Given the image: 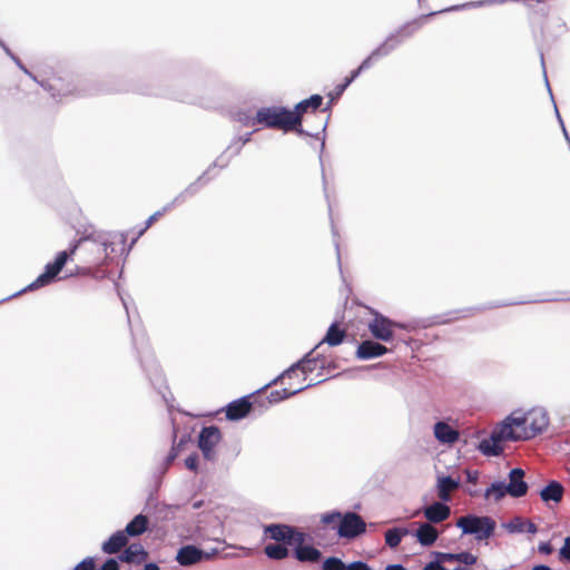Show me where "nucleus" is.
<instances>
[{"label": "nucleus", "mask_w": 570, "mask_h": 570, "mask_svg": "<svg viewBox=\"0 0 570 570\" xmlns=\"http://www.w3.org/2000/svg\"><path fill=\"white\" fill-rule=\"evenodd\" d=\"M128 543V538L122 530H118L114 532L107 541H105L101 546L102 552L107 554H114L121 552V549L125 548Z\"/></svg>", "instance_id": "a878e982"}, {"label": "nucleus", "mask_w": 570, "mask_h": 570, "mask_svg": "<svg viewBox=\"0 0 570 570\" xmlns=\"http://www.w3.org/2000/svg\"><path fill=\"white\" fill-rule=\"evenodd\" d=\"M333 529L336 530L340 538L354 539L366 531V523L361 515L348 511Z\"/></svg>", "instance_id": "9b49d317"}, {"label": "nucleus", "mask_w": 570, "mask_h": 570, "mask_svg": "<svg viewBox=\"0 0 570 570\" xmlns=\"http://www.w3.org/2000/svg\"><path fill=\"white\" fill-rule=\"evenodd\" d=\"M82 242H92L101 245L105 255L107 256L109 253L117 252L116 245H121L120 252L124 253L125 244L127 242V234L97 230L94 226H89L85 228L80 238L75 240L68 250H65L68 254V259L76 253Z\"/></svg>", "instance_id": "20e7f679"}, {"label": "nucleus", "mask_w": 570, "mask_h": 570, "mask_svg": "<svg viewBox=\"0 0 570 570\" xmlns=\"http://www.w3.org/2000/svg\"><path fill=\"white\" fill-rule=\"evenodd\" d=\"M96 569V562L94 557H87L83 560H81L73 570H95Z\"/></svg>", "instance_id": "09e8293b"}, {"label": "nucleus", "mask_w": 570, "mask_h": 570, "mask_svg": "<svg viewBox=\"0 0 570 570\" xmlns=\"http://www.w3.org/2000/svg\"><path fill=\"white\" fill-rule=\"evenodd\" d=\"M563 493L564 488L562 483L557 480H550L539 492L541 500L547 504L549 502L560 503L563 498Z\"/></svg>", "instance_id": "393cba45"}, {"label": "nucleus", "mask_w": 570, "mask_h": 570, "mask_svg": "<svg viewBox=\"0 0 570 570\" xmlns=\"http://www.w3.org/2000/svg\"><path fill=\"white\" fill-rule=\"evenodd\" d=\"M347 570H374L367 562L355 560L348 563Z\"/></svg>", "instance_id": "864d4df0"}, {"label": "nucleus", "mask_w": 570, "mask_h": 570, "mask_svg": "<svg viewBox=\"0 0 570 570\" xmlns=\"http://www.w3.org/2000/svg\"><path fill=\"white\" fill-rule=\"evenodd\" d=\"M281 391L279 390H274L272 391L267 396L263 397L261 395V393L256 394V396L259 397V403H258V413H263L264 411H266L268 409V406L271 404H275V403H278L281 401H283V399L281 397Z\"/></svg>", "instance_id": "c9c22d12"}, {"label": "nucleus", "mask_w": 570, "mask_h": 570, "mask_svg": "<svg viewBox=\"0 0 570 570\" xmlns=\"http://www.w3.org/2000/svg\"><path fill=\"white\" fill-rule=\"evenodd\" d=\"M166 212H167V210H164V208H163L161 210H158V212L154 213V214H153V215H151V216L146 220L145 227H144V228H141V229L138 232L137 236H136V237H134V238L131 239V242H130L129 246H128L127 248L125 247V250H124V252L128 253V252L131 249L132 245L137 242V239H138V238L144 234V233H145V230H146L147 228H149V226H151V224H153V223H154L158 217H160L161 215H164Z\"/></svg>", "instance_id": "ea45409f"}, {"label": "nucleus", "mask_w": 570, "mask_h": 570, "mask_svg": "<svg viewBox=\"0 0 570 570\" xmlns=\"http://www.w3.org/2000/svg\"><path fill=\"white\" fill-rule=\"evenodd\" d=\"M176 458L177 449H170L168 454L157 464L153 475L157 485H159L161 478L166 474V472L168 471L173 462L176 460Z\"/></svg>", "instance_id": "72a5a7b5"}, {"label": "nucleus", "mask_w": 570, "mask_h": 570, "mask_svg": "<svg viewBox=\"0 0 570 570\" xmlns=\"http://www.w3.org/2000/svg\"><path fill=\"white\" fill-rule=\"evenodd\" d=\"M346 90V87L343 83H338L334 88V98L340 97L344 91Z\"/></svg>", "instance_id": "0e129e2a"}, {"label": "nucleus", "mask_w": 570, "mask_h": 570, "mask_svg": "<svg viewBox=\"0 0 570 570\" xmlns=\"http://www.w3.org/2000/svg\"><path fill=\"white\" fill-rule=\"evenodd\" d=\"M433 433L441 444H453L460 438L459 431L444 421H438L434 424Z\"/></svg>", "instance_id": "4be33fe9"}, {"label": "nucleus", "mask_w": 570, "mask_h": 570, "mask_svg": "<svg viewBox=\"0 0 570 570\" xmlns=\"http://www.w3.org/2000/svg\"><path fill=\"white\" fill-rule=\"evenodd\" d=\"M263 390L259 389L250 394L244 395L229 402L225 406L226 419L228 421H239L246 417L252 411L258 409L259 397L256 394Z\"/></svg>", "instance_id": "1a4fd4ad"}, {"label": "nucleus", "mask_w": 570, "mask_h": 570, "mask_svg": "<svg viewBox=\"0 0 570 570\" xmlns=\"http://www.w3.org/2000/svg\"><path fill=\"white\" fill-rule=\"evenodd\" d=\"M253 134H254V131H249V132H246L244 136L236 137V139L239 140V142H242L243 145H245L246 142H248L250 140Z\"/></svg>", "instance_id": "338daca9"}, {"label": "nucleus", "mask_w": 570, "mask_h": 570, "mask_svg": "<svg viewBox=\"0 0 570 570\" xmlns=\"http://www.w3.org/2000/svg\"><path fill=\"white\" fill-rule=\"evenodd\" d=\"M120 299L124 305L127 315V322L131 334L132 347L137 352V357L140 362V366L142 371L146 373L147 377L151 382V384H160L164 382L163 374L160 367L154 355L149 348L148 337L146 331L142 326L141 320L136 312V316L131 314V309L128 305V302L120 294Z\"/></svg>", "instance_id": "f257e3e1"}, {"label": "nucleus", "mask_w": 570, "mask_h": 570, "mask_svg": "<svg viewBox=\"0 0 570 570\" xmlns=\"http://www.w3.org/2000/svg\"><path fill=\"white\" fill-rule=\"evenodd\" d=\"M539 55H540V61H541V67H542V71H543L544 82H546L547 89H548V91L550 94V97H551L552 101H554L553 95H552V90H551V87H550V83H549V80H548V76H547L546 63H544V53H543L542 48H539ZM553 105H554V112H556V116H557V120L559 121L561 127H564V122H563V120H562V118L560 116V112L558 110V107H557L556 102H553Z\"/></svg>", "instance_id": "4c0bfd02"}, {"label": "nucleus", "mask_w": 570, "mask_h": 570, "mask_svg": "<svg viewBox=\"0 0 570 570\" xmlns=\"http://www.w3.org/2000/svg\"><path fill=\"white\" fill-rule=\"evenodd\" d=\"M431 556L433 560L428 562L423 570H448L443 564V560L440 558V551H432Z\"/></svg>", "instance_id": "c03bdc74"}, {"label": "nucleus", "mask_w": 570, "mask_h": 570, "mask_svg": "<svg viewBox=\"0 0 570 570\" xmlns=\"http://www.w3.org/2000/svg\"><path fill=\"white\" fill-rule=\"evenodd\" d=\"M464 473L466 475V481L469 483H473V484L478 483V480L480 476V472L478 470L465 469Z\"/></svg>", "instance_id": "13d9d810"}, {"label": "nucleus", "mask_w": 570, "mask_h": 570, "mask_svg": "<svg viewBox=\"0 0 570 570\" xmlns=\"http://www.w3.org/2000/svg\"><path fill=\"white\" fill-rule=\"evenodd\" d=\"M173 436H174V440H175V439H176V436H177L175 431H174V433H173ZM185 443H186V440H185V436H184V438H181V439L179 440V442H177V443L174 441L171 449H177V454H178V453H179V451L181 450V448L184 446V444H185Z\"/></svg>", "instance_id": "052dcab7"}, {"label": "nucleus", "mask_w": 570, "mask_h": 570, "mask_svg": "<svg viewBox=\"0 0 570 570\" xmlns=\"http://www.w3.org/2000/svg\"><path fill=\"white\" fill-rule=\"evenodd\" d=\"M317 346L312 348L308 353H306L298 362H305L299 366V371L306 376L309 373H313L317 367L321 370L325 368V358L321 355H314Z\"/></svg>", "instance_id": "bb28decb"}, {"label": "nucleus", "mask_w": 570, "mask_h": 570, "mask_svg": "<svg viewBox=\"0 0 570 570\" xmlns=\"http://www.w3.org/2000/svg\"><path fill=\"white\" fill-rule=\"evenodd\" d=\"M342 517L343 514L340 511H331L324 513L321 520L324 524H332L335 523L336 521H341Z\"/></svg>", "instance_id": "49530a36"}, {"label": "nucleus", "mask_w": 570, "mask_h": 570, "mask_svg": "<svg viewBox=\"0 0 570 570\" xmlns=\"http://www.w3.org/2000/svg\"><path fill=\"white\" fill-rule=\"evenodd\" d=\"M524 475L525 472L521 468H513L509 471L507 487L511 498L519 499L528 493L529 484L524 480Z\"/></svg>", "instance_id": "f3484780"}, {"label": "nucleus", "mask_w": 570, "mask_h": 570, "mask_svg": "<svg viewBox=\"0 0 570 570\" xmlns=\"http://www.w3.org/2000/svg\"><path fill=\"white\" fill-rule=\"evenodd\" d=\"M12 61L21 71H23L26 75H30V70L23 65L18 56Z\"/></svg>", "instance_id": "680f3d73"}, {"label": "nucleus", "mask_w": 570, "mask_h": 570, "mask_svg": "<svg viewBox=\"0 0 570 570\" xmlns=\"http://www.w3.org/2000/svg\"><path fill=\"white\" fill-rule=\"evenodd\" d=\"M524 531L530 533V534H534V533L538 532V527L532 521L525 520L524 521Z\"/></svg>", "instance_id": "bf43d9fd"}, {"label": "nucleus", "mask_w": 570, "mask_h": 570, "mask_svg": "<svg viewBox=\"0 0 570 570\" xmlns=\"http://www.w3.org/2000/svg\"><path fill=\"white\" fill-rule=\"evenodd\" d=\"M348 563H345L338 557H327L322 563V570H347Z\"/></svg>", "instance_id": "58836bf2"}, {"label": "nucleus", "mask_w": 570, "mask_h": 570, "mask_svg": "<svg viewBox=\"0 0 570 570\" xmlns=\"http://www.w3.org/2000/svg\"><path fill=\"white\" fill-rule=\"evenodd\" d=\"M522 431L514 430L511 422L505 417L490 434L478 445L479 451L487 456H499L503 453L502 441H521Z\"/></svg>", "instance_id": "39448f33"}, {"label": "nucleus", "mask_w": 570, "mask_h": 570, "mask_svg": "<svg viewBox=\"0 0 570 570\" xmlns=\"http://www.w3.org/2000/svg\"><path fill=\"white\" fill-rule=\"evenodd\" d=\"M549 425L548 413L543 409H532L527 412V428L522 431L523 441L541 434Z\"/></svg>", "instance_id": "ddd939ff"}, {"label": "nucleus", "mask_w": 570, "mask_h": 570, "mask_svg": "<svg viewBox=\"0 0 570 570\" xmlns=\"http://www.w3.org/2000/svg\"><path fill=\"white\" fill-rule=\"evenodd\" d=\"M264 534L266 538L274 540L277 543L288 544L291 547L303 540V531L286 523L266 524L264 527Z\"/></svg>", "instance_id": "9d476101"}, {"label": "nucleus", "mask_w": 570, "mask_h": 570, "mask_svg": "<svg viewBox=\"0 0 570 570\" xmlns=\"http://www.w3.org/2000/svg\"><path fill=\"white\" fill-rule=\"evenodd\" d=\"M440 558L444 563L446 562H460L465 566H473L476 563L478 558L470 551H461L458 553L452 552H440Z\"/></svg>", "instance_id": "7c9ffc66"}, {"label": "nucleus", "mask_w": 570, "mask_h": 570, "mask_svg": "<svg viewBox=\"0 0 570 570\" xmlns=\"http://www.w3.org/2000/svg\"><path fill=\"white\" fill-rule=\"evenodd\" d=\"M514 430L523 431L527 428V413L513 412L507 416Z\"/></svg>", "instance_id": "a19ab883"}, {"label": "nucleus", "mask_w": 570, "mask_h": 570, "mask_svg": "<svg viewBox=\"0 0 570 570\" xmlns=\"http://www.w3.org/2000/svg\"><path fill=\"white\" fill-rule=\"evenodd\" d=\"M449 501H435L429 505L423 507L422 511L428 523L436 524L449 519L451 508L448 505Z\"/></svg>", "instance_id": "6ab92c4d"}, {"label": "nucleus", "mask_w": 570, "mask_h": 570, "mask_svg": "<svg viewBox=\"0 0 570 570\" xmlns=\"http://www.w3.org/2000/svg\"><path fill=\"white\" fill-rule=\"evenodd\" d=\"M119 561L118 557L108 558L100 567V570H119Z\"/></svg>", "instance_id": "6e6d98bb"}, {"label": "nucleus", "mask_w": 570, "mask_h": 570, "mask_svg": "<svg viewBox=\"0 0 570 570\" xmlns=\"http://www.w3.org/2000/svg\"><path fill=\"white\" fill-rule=\"evenodd\" d=\"M505 495H509L507 482L504 480H497L485 489L483 497L484 499H493L495 502L501 501Z\"/></svg>", "instance_id": "2f4dec72"}, {"label": "nucleus", "mask_w": 570, "mask_h": 570, "mask_svg": "<svg viewBox=\"0 0 570 570\" xmlns=\"http://www.w3.org/2000/svg\"><path fill=\"white\" fill-rule=\"evenodd\" d=\"M198 461H199L198 454L191 453L190 455H188L185 459V466L193 472H197L198 471Z\"/></svg>", "instance_id": "3c124183"}, {"label": "nucleus", "mask_w": 570, "mask_h": 570, "mask_svg": "<svg viewBox=\"0 0 570 570\" xmlns=\"http://www.w3.org/2000/svg\"><path fill=\"white\" fill-rule=\"evenodd\" d=\"M288 544L284 543H269L264 547L265 556L275 561H281L289 556Z\"/></svg>", "instance_id": "473e14b6"}, {"label": "nucleus", "mask_w": 570, "mask_h": 570, "mask_svg": "<svg viewBox=\"0 0 570 570\" xmlns=\"http://www.w3.org/2000/svg\"><path fill=\"white\" fill-rule=\"evenodd\" d=\"M461 485L460 478L452 475H439L436 480L438 497L442 501H451V492Z\"/></svg>", "instance_id": "b1692460"}, {"label": "nucleus", "mask_w": 570, "mask_h": 570, "mask_svg": "<svg viewBox=\"0 0 570 570\" xmlns=\"http://www.w3.org/2000/svg\"><path fill=\"white\" fill-rule=\"evenodd\" d=\"M309 535L303 531V540L299 543H294L293 557L303 563H316L322 558V552L312 544H304Z\"/></svg>", "instance_id": "a211bd4d"}, {"label": "nucleus", "mask_w": 570, "mask_h": 570, "mask_svg": "<svg viewBox=\"0 0 570 570\" xmlns=\"http://www.w3.org/2000/svg\"><path fill=\"white\" fill-rule=\"evenodd\" d=\"M525 303L524 301L522 302H504V303H498V304H490L489 306L487 307H472V308H468V309H464V311H456L455 313H464V312H472V311H482L484 308H497V307H502V306H510V305H514V304H523Z\"/></svg>", "instance_id": "8fccbe9b"}, {"label": "nucleus", "mask_w": 570, "mask_h": 570, "mask_svg": "<svg viewBox=\"0 0 570 570\" xmlns=\"http://www.w3.org/2000/svg\"><path fill=\"white\" fill-rule=\"evenodd\" d=\"M332 235H333V238H334V245H335V249H336L337 263H338V266H341L340 235H338V232H337V229H336V227L334 226L333 223H332ZM340 269L342 271V267H340Z\"/></svg>", "instance_id": "5fc2aeb1"}, {"label": "nucleus", "mask_w": 570, "mask_h": 570, "mask_svg": "<svg viewBox=\"0 0 570 570\" xmlns=\"http://www.w3.org/2000/svg\"><path fill=\"white\" fill-rule=\"evenodd\" d=\"M393 325H396V321L375 312L373 320L368 323V330L374 338L391 342L393 340Z\"/></svg>", "instance_id": "2eb2a0df"}, {"label": "nucleus", "mask_w": 570, "mask_h": 570, "mask_svg": "<svg viewBox=\"0 0 570 570\" xmlns=\"http://www.w3.org/2000/svg\"><path fill=\"white\" fill-rule=\"evenodd\" d=\"M387 352L389 348L385 345L373 340H365L358 344L355 355L358 360H372Z\"/></svg>", "instance_id": "aec40b11"}, {"label": "nucleus", "mask_w": 570, "mask_h": 570, "mask_svg": "<svg viewBox=\"0 0 570 570\" xmlns=\"http://www.w3.org/2000/svg\"><path fill=\"white\" fill-rule=\"evenodd\" d=\"M410 530L407 528L394 527L386 530L384 534L385 544L391 549H395L402 541L404 535H407Z\"/></svg>", "instance_id": "f704fd0d"}, {"label": "nucleus", "mask_w": 570, "mask_h": 570, "mask_svg": "<svg viewBox=\"0 0 570 570\" xmlns=\"http://www.w3.org/2000/svg\"><path fill=\"white\" fill-rule=\"evenodd\" d=\"M322 104H323V97L321 95H318V94L312 95L309 98L301 100L298 104H296L294 107V110H291V116H292V118H295V117L297 118V119H295V121H293V124L295 126V132L297 135L311 136V137H314L315 139L321 140L320 163H321V168H322L323 189L325 193V197L328 199V195L326 193L327 181H326V175H325V169H324V164H323V154L325 150V130L327 127V120L324 122V125L322 127V132L311 134L302 127L303 115L305 112H307V110L309 108L313 111H316L318 108H321Z\"/></svg>", "instance_id": "f03ea898"}, {"label": "nucleus", "mask_w": 570, "mask_h": 570, "mask_svg": "<svg viewBox=\"0 0 570 570\" xmlns=\"http://www.w3.org/2000/svg\"><path fill=\"white\" fill-rule=\"evenodd\" d=\"M345 337V330L341 328L337 322H333L327 328L325 336L316 346L318 347L323 343H326L328 346H337L343 343Z\"/></svg>", "instance_id": "c756f323"}, {"label": "nucleus", "mask_w": 570, "mask_h": 570, "mask_svg": "<svg viewBox=\"0 0 570 570\" xmlns=\"http://www.w3.org/2000/svg\"><path fill=\"white\" fill-rule=\"evenodd\" d=\"M421 19L405 22L396 31L390 33L360 65L363 71L370 69L374 61L386 57L395 50L405 39L412 37L421 28Z\"/></svg>", "instance_id": "7ed1b4c3"}, {"label": "nucleus", "mask_w": 570, "mask_h": 570, "mask_svg": "<svg viewBox=\"0 0 570 570\" xmlns=\"http://www.w3.org/2000/svg\"><path fill=\"white\" fill-rule=\"evenodd\" d=\"M455 525L461 529L462 534H470L478 541H483L494 534L497 522L489 515L465 514L456 520Z\"/></svg>", "instance_id": "0eeeda50"}, {"label": "nucleus", "mask_w": 570, "mask_h": 570, "mask_svg": "<svg viewBox=\"0 0 570 570\" xmlns=\"http://www.w3.org/2000/svg\"><path fill=\"white\" fill-rule=\"evenodd\" d=\"M324 381H326V379L320 380V381H317L315 383H308L307 385L301 386V387H298L296 390H293V391H291L288 389H281L279 390L281 394H282L281 397L283 400L289 399V397H292V396H294V395H296V394H298V393H301V392H303V391H305V390H307V389H309L312 386H315V385H317V384H320V383H322Z\"/></svg>", "instance_id": "a18cd8bd"}, {"label": "nucleus", "mask_w": 570, "mask_h": 570, "mask_svg": "<svg viewBox=\"0 0 570 570\" xmlns=\"http://www.w3.org/2000/svg\"><path fill=\"white\" fill-rule=\"evenodd\" d=\"M559 559L570 562V537L564 538L563 546L559 550Z\"/></svg>", "instance_id": "de8ad7c7"}, {"label": "nucleus", "mask_w": 570, "mask_h": 570, "mask_svg": "<svg viewBox=\"0 0 570 570\" xmlns=\"http://www.w3.org/2000/svg\"><path fill=\"white\" fill-rule=\"evenodd\" d=\"M538 551L541 554L549 556L553 552V547L549 541H543L539 543Z\"/></svg>", "instance_id": "4d7b16f0"}, {"label": "nucleus", "mask_w": 570, "mask_h": 570, "mask_svg": "<svg viewBox=\"0 0 570 570\" xmlns=\"http://www.w3.org/2000/svg\"><path fill=\"white\" fill-rule=\"evenodd\" d=\"M384 570H409L401 563H391L385 567Z\"/></svg>", "instance_id": "69168bd1"}, {"label": "nucleus", "mask_w": 570, "mask_h": 570, "mask_svg": "<svg viewBox=\"0 0 570 570\" xmlns=\"http://www.w3.org/2000/svg\"><path fill=\"white\" fill-rule=\"evenodd\" d=\"M412 534L422 547L433 546L440 535L436 528L428 522L419 523L417 529Z\"/></svg>", "instance_id": "5701e85b"}, {"label": "nucleus", "mask_w": 570, "mask_h": 570, "mask_svg": "<svg viewBox=\"0 0 570 570\" xmlns=\"http://www.w3.org/2000/svg\"><path fill=\"white\" fill-rule=\"evenodd\" d=\"M33 81H36L37 83H39L43 89L48 90L51 92V97L52 98H57V97H61V96H67V95H71L72 91L71 90H65L62 94H61V89L58 88V85H51L49 83L48 81H39L37 79V77L30 71V75H28Z\"/></svg>", "instance_id": "e433bc0d"}, {"label": "nucleus", "mask_w": 570, "mask_h": 570, "mask_svg": "<svg viewBox=\"0 0 570 570\" xmlns=\"http://www.w3.org/2000/svg\"><path fill=\"white\" fill-rule=\"evenodd\" d=\"M148 558V552L145 550L141 543L135 542L125 547L119 553L118 560L125 563L140 564Z\"/></svg>", "instance_id": "412c9836"}, {"label": "nucleus", "mask_w": 570, "mask_h": 570, "mask_svg": "<svg viewBox=\"0 0 570 570\" xmlns=\"http://www.w3.org/2000/svg\"><path fill=\"white\" fill-rule=\"evenodd\" d=\"M243 146L244 145L239 142V140L234 138L232 142L228 145V147L225 149V151L216 158L212 166L214 168L218 167L220 169L226 168L230 163L232 158L240 153Z\"/></svg>", "instance_id": "cd10ccee"}, {"label": "nucleus", "mask_w": 570, "mask_h": 570, "mask_svg": "<svg viewBox=\"0 0 570 570\" xmlns=\"http://www.w3.org/2000/svg\"><path fill=\"white\" fill-rule=\"evenodd\" d=\"M213 168L214 167L210 165L195 181L189 184L169 204L164 206V210H170L175 206L184 204L187 198L195 196L200 190V188L212 179L209 174Z\"/></svg>", "instance_id": "dca6fc26"}, {"label": "nucleus", "mask_w": 570, "mask_h": 570, "mask_svg": "<svg viewBox=\"0 0 570 570\" xmlns=\"http://www.w3.org/2000/svg\"><path fill=\"white\" fill-rule=\"evenodd\" d=\"M67 262H68V254L66 252H59L57 254L55 261L51 263H48L45 266L43 273H41L32 283H30L23 289L17 292L6 298L0 299V303L8 301L12 297H16V296L20 295L21 293H24L28 291H35V289L45 287V286L53 283L57 279L58 274L62 271V268L67 264Z\"/></svg>", "instance_id": "6e6552de"}, {"label": "nucleus", "mask_w": 570, "mask_h": 570, "mask_svg": "<svg viewBox=\"0 0 570 570\" xmlns=\"http://www.w3.org/2000/svg\"><path fill=\"white\" fill-rule=\"evenodd\" d=\"M532 570H552V569L547 564H537L532 568Z\"/></svg>", "instance_id": "774afa93"}, {"label": "nucleus", "mask_w": 570, "mask_h": 570, "mask_svg": "<svg viewBox=\"0 0 570 570\" xmlns=\"http://www.w3.org/2000/svg\"><path fill=\"white\" fill-rule=\"evenodd\" d=\"M148 518L145 514L139 513L127 523L122 531L125 532L128 539L130 537H139L148 530Z\"/></svg>", "instance_id": "c85d7f7f"}, {"label": "nucleus", "mask_w": 570, "mask_h": 570, "mask_svg": "<svg viewBox=\"0 0 570 570\" xmlns=\"http://www.w3.org/2000/svg\"><path fill=\"white\" fill-rule=\"evenodd\" d=\"M216 553V549L206 552L194 544H186L177 551L176 561L183 567H190L203 560L212 559Z\"/></svg>", "instance_id": "4468645a"}, {"label": "nucleus", "mask_w": 570, "mask_h": 570, "mask_svg": "<svg viewBox=\"0 0 570 570\" xmlns=\"http://www.w3.org/2000/svg\"><path fill=\"white\" fill-rule=\"evenodd\" d=\"M524 521L521 517H514L508 523H504L503 527L510 533L524 532Z\"/></svg>", "instance_id": "79ce46f5"}, {"label": "nucleus", "mask_w": 570, "mask_h": 570, "mask_svg": "<svg viewBox=\"0 0 570 570\" xmlns=\"http://www.w3.org/2000/svg\"><path fill=\"white\" fill-rule=\"evenodd\" d=\"M237 121L243 124L244 126H255L258 122H254V117H252L247 111H239L237 114Z\"/></svg>", "instance_id": "603ef678"}, {"label": "nucleus", "mask_w": 570, "mask_h": 570, "mask_svg": "<svg viewBox=\"0 0 570 570\" xmlns=\"http://www.w3.org/2000/svg\"><path fill=\"white\" fill-rule=\"evenodd\" d=\"M222 440V432L218 426H204L198 434V448L205 460L214 462L216 460L215 446Z\"/></svg>", "instance_id": "f8f14e48"}, {"label": "nucleus", "mask_w": 570, "mask_h": 570, "mask_svg": "<svg viewBox=\"0 0 570 570\" xmlns=\"http://www.w3.org/2000/svg\"><path fill=\"white\" fill-rule=\"evenodd\" d=\"M305 362H296L292 364L287 370H285L283 373H281L278 376H276L274 380H272L269 383L265 384L262 390H266L273 384H276L279 380H282L285 376H291L292 373H295L297 370H299V366L303 365Z\"/></svg>", "instance_id": "37998d69"}, {"label": "nucleus", "mask_w": 570, "mask_h": 570, "mask_svg": "<svg viewBox=\"0 0 570 570\" xmlns=\"http://www.w3.org/2000/svg\"><path fill=\"white\" fill-rule=\"evenodd\" d=\"M0 47L2 48V50L4 51V53L11 59L13 60L17 56L11 51V49L6 45V42L3 41Z\"/></svg>", "instance_id": "e2e57ef3"}, {"label": "nucleus", "mask_w": 570, "mask_h": 570, "mask_svg": "<svg viewBox=\"0 0 570 570\" xmlns=\"http://www.w3.org/2000/svg\"><path fill=\"white\" fill-rule=\"evenodd\" d=\"M295 119L297 118H292L291 110L284 106L262 107L254 116V122H258V125L265 128L281 129L284 132H295V126L293 124Z\"/></svg>", "instance_id": "423d86ee"}]
</instances>
